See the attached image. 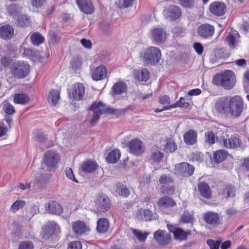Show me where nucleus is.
<instances>
[{"instance_id": "49530a36", "label": "nucleus", "mask_w": 249, "mask_h": 249, "mask_svg": "<svg viewBox=\"0 0 249 249\" xmlns=\"http://www.w3.org/2000/svg\"><path fill=\"white\" fill-rule=\"evenodd\" d=\"M18 23L21 27L27 26L30 23V18L27 15H21L18 18Z\"/></svg>"}, {"instance_id": "ddd939ff", "label": "nucleus", "mask_w": 249, "mask_h": 249, "mask_svg": "<svg viewBox=\"0 0 249 249\" xmlns=\"http://www.w3.org/2000/svg\"><path fill=\"white\" fill-rule=\"evenodd\" d=\"M204 221L210 225L216 226L220 224V217L219 214L213 212H208L203 215Z\"/></svg>"}, {"instance_id": "09e8293b", "label": "nucleus", "mask_w": 249, "mask_h": 249, "mask_svg": "<svg viewBox=\"0 0 249 249\" xmlns=\"http://www.w3.org/2000/svg\"><path fill=\"white\" fill-rule=\"evenodd\" d=\"M3 108L5 113L9 115L13 114L15 111L14 106L6 101L3 103Z\"/></svg>"}, {"instance_id": "a878e982", "label": "nucleus", "mask_w": 249, "mask_h": 249, "mask_svg": "<svg viewBox=\"0 0 249 249\" xmlns=\"http://www.w3.org/2000/svg\"><path fill=\"white\" fill-rule=\"evenodd\" d=\"M197 133L193 130L187 131L184 135V141L185 143L189 145H193L197 141Z\"/></svg>"}, {"instance_id": "473e14b6", "label": "nucleus", "mask_w": 249, "mask_h": 249, "mask_svg": "<svg viewBox=\"0 0 249 249\" xmlns=\"http://www.w3.org/2000/svg\"><path fill=\"white\" fill-rule=\"evenodd\" d=\"M127 86L123 82L116 83L112 88V91L114 95L121 94L126 91Z\"/></svg>"}, {"instance_id": "c9c22d12", "label": "nucleus", "mask_w": 249, "mask_h": 249, "mask_svg": "<svg viewBox=\"0 0 249 249\" xmlns=\"http://www.w3.org/2000/svg\"><path fill=\"white\" fill-rule=\"evenodd\" d=\"M227 152L224 150H219L213 154V160L216 163H220L227 157Z\"/></svg>"}, {"instance_id": "f257e3e1", "label": "nucleus", "mask_w": 249, "mask_h": 249, "mask_svg": "<svg viewBox=\"0 0 249 249\" xmlns=\"http://www.w3.org/2000/svg\"><path fill=\"white\" fill-rule=\"evenodd\" d=\"M235 77L234 73L231 70H227L223 72L216 74L213 77V83L218 86H221L226 89H231L235 84Z\"/></svg>"}, {"instance_id": "680f3d73", "label": "nucleus", "mask_w": 249, "mask_h": 249, "mask_svg": "<svg viewBox=\"0 0 249 249\" xmlns=\"http://www.w3.org/2000/svg\"><path fill=\"white\" fill-rule=\"evenodd\" d=\"M193 216L192 214H183L181 216V221L184 223H189L193 220Z\"/></svg>"}, {"instance_id": "4be33fe9", "label": "nucleus", "mask_w": 249, "mask_h": 249, "mask_svg": "<svg viewBox=\"0 0 249 249\" xmlns=\"http://www.w3.org/2000/svg\"><path fill=\"white\" fill-rule=\"evenodd\" d=\"M163 13L166 18L174 20L180 16L181 11L178 7L173 5L170 6L168 10H164Z\"/></svg>"}, {"instance_id": "a211bd4d", "label": "nucleus", "mask_w": 249, "mask_h": 249, "mask_svg": "<svg viewBox=\"0 0 249 249\" xmlns=\"http://www.w3.org/2000/svg\"><path fill=\"white\" fill-rule=\"evenodd\" d=\"M14 35V29L12 26L7 24L0 27V37L4 40L11 39Z\"/></svg>"}, {"instance_id": "5fc2aeb1", "label": "nucleus", "mask_w": 249, "mask_h": 249, "mask_svg": "<svg viewBox=\"0 0 249 249\" xmlns=\"http://www.w3.org/2000/svg\"><path fill=\"white\" fill-rule=\"evenodd\" d=\"M210 249H218L221 244L219 241H214L212 239H208L207 241Z\"/></svg>"}, {"instance_id": "423d86ee", "label": "nucleus", "mask_w": 249, "mask_h": 249, "mask_svg": "<svg viewBox=\"0 0 249 249\" xmlns=\"http://www.w3.org/2000/svg\"><path fill=\"white\" fill-rule=\"evenodd\" d=\"M12 74L18 78L26 76L30 71V66L25 62H18L14 63L11 70Z\"/></svg>"}, {"instance_id": "0eeeda50", "label": "nucleus", "mask_w": 249, "mask_h": 249, "mask_svg": "<svg viewBox=\"0 0 249 249\" xmlns=\"http://www.w3.org/2000/svg\"><path fill=\"white\" fill-rule=\"evenodd\" d=\"M59 231L58 225L54 221H49L43 227L41 236L43 239H48Z\"/></svg>"}, {"instance_id": "412c9836", "label": "nucleus", "mask_w": 249, "mask_h": 249, "mask_svg": "<svg viewBox=\"0 0 249 249\" xmlns=\"http://www.w3.org/2000/svg\"><path fill=\"white\" fill-rule=\"evenodd\" d=\"M223 144L227 148L236 149L241 146V141L238 138L231 136L230 138L223 139Z\"/></svg>"}, {"instance_id": "aec40b11", "label": "nucleus", "mask_w": 249, "mask_h": 249, "mask_svg": "<svg viewBox=\"0 0 249 249\" xmlns=\"http://www.w3.org/2000/svg\"><path fill=\"white\" fill-rule=\"evenodd\" d=\"M45 208L49 213L59 215L63 212L61 205L58 202L53 201L45 204Z\"/></svg>"}, {"instance_id": "603ef678", "label": "nucleus", "mask_w": 249, "mask_h": 249, "mask_svg": "<svg viewBox=\"0 0 249 249\" xmlns=\"http://www.w3.org/2000/svg\"><path fill=\"white\" fill-rule=\"evenodd\" d=\"M175 191L174 186H163L161 188V191L162 193L167 195H171L173 194Z\"/></svg>"}, {"instance_id": "e433bc0d", "label": "nucleus", "mask_w": 249, "mask_h": 249, "mask_svg": "<svg viewBox=\"0 0 249 249\" xmlns=\"http://www.w3.org/2000/svg\"><path fill=\"white\" fill-rule=\"evenodd\" d=\"M60 98V93L57 90H53L49 93L48 101L53 106H55Z\"/></svg>"}, {"instance_id": "6e6552de", "label": "nucleus", "mask_w": 249, "mask_h": 249, "mask_svg": "<svg viewBox=\"0 0 249 249\" xmlns=\"http://www.w3.org/2000/svg\"><path fill=\"white\" fill-rule=\"evenodd\" d=\"M153 238L157 243L160 246H166L170 243L171 236L165 231L159 230L155 231L153 234Z\"/></svg>"}, {"instance_id": "58836bf2", "label": "nucleus", "mask_w": 249, "mask_h": 249, "mask_svg": "<svg viewBox=\"0 0 249 249\" xmlns=\"http://www.w3.org/2000/svg\"><path fill=\"white\" fill-rule=\"evenodd\" d=\"M121 153L118 150H114L110 152L107 158V160L109 163H114L120 159Z\"/></svg>"}, {"instance_id": "bb28decb", "label": "nucleus", "mask_w": 249, "mask_h": 249, "mask_svg": "<svg viewBox=\"0 0 249 249\" xmlns=\"http://www.w3.org/2000/svg\"><path fill=\"white\" fill-rule=\"evenodd\" d=\"M85 93V87L81 83H77L75 85L72 90V98L76 100L82 99Z\"/></svg>"}, {"instance_id": "0e129e2a", "label": "nucleus", "mask_w": 249, "mask_h": 249, "mask_svg": "<svg viewBox=\"0 0 249 249\" xmlns=\"http://www.w3.org/2000/svg\"><path fill=\"white\" fill-rule=\"evenodd\" d=\"M194 48L198 54H202L203 51V47L200 43H195L194 44Z\"/></svg>"}, {"instance_id": "f704fd0d", "label": "nucleus", "mask_w": 249, "mask_h": 249, "mask_svg": "<svg viewBox=\"0 0 249 249\" xmlns=\"http://www.w3.org/2000/svg\"><path fill=\"white\" fill-rule=\"evenodd\" d=\"M165 142L164 150L166 152L172 153L177 149V145L175 143L172 138H167Z\"/></svg>"}, {"instance_id": "8fccbe9b", "label": "nucleus", "mask_w": 249, "mask_h": 249, "mask_svg": "<svg viewBox=\"0 0 249 249\" xmlns=\"http://www.w3.org/2000/svg\"><path fill=\"white\" fill-rule=\"evenodd\" d=\"M159 182L161 184H167L173 182V179L169 175H163L159 179Z\"/></svg>"}, {"instance_id": "bf43d9fd", "label": "nucleus", "mask_w": 249, "mask_h": 249, "mask_svg": "<svg viewBox=\"0 0 249 249\" xmlns=\"http://www.w3.org/2000/svg\"><path fill=\"white\" fill-rule=\"evenodd\" d=\"M68 249H82V245L79 241H73L69 244Z\"/></svg>"}, {"instance_id": "72a5a7b5", "label": "nucleus", "mask_w": 249, "mask_h": 249, "mask_svg": "<svg viewBox=\"0 0 249 249\" xmlns=\"http://www.w3.org/2000/svg\"><path fill=\"white\" fill-rule=\"evenodd\" d=\"M235 188L234 186L227 185L223 189L221 195L223 197L228 199L229 197H234L235 195Z\"/></svg>"}, {"instance_id": "3c124183", "label": "nucleus", "mask_w": 249, "mask_h": 249, "mask_svg": "<svg viewBox=\"0 0 249 249\" xmlns=\"http://www.w3.org/2000/svg\"><path fill=\"white\" fill-rule=\"evenodd\" d=\"M34 246L31 241L21 242L19 244L18 249H34Z\"/></svg>"}, {"instance_id": "1a4fd4ad", "label": "nucleus", "mask_w": 249, "mask_h": 249, "mask_svg": "<svg viewBox=\"0 0 249 249\" xmlns=\"http://www.w3.org/2000/svg\"><path fill=\"white\" fill-rule=\"evenodd\" d=\"M231 96H225L219 98L216 102L215 108L217 112L228 114Z\"/></svg>"}, {"instance_id": "5701e85b", "label": "nucleus", "mask_w": 249, "mask_h": 249, "mask_svg": "<svg viewBox=\"0 0 249 249\" xmlns=\"http://www.w3.org/2000/svg\"><path fill=\"white\" fill-rule=\"evenodd\" d=\"M77 2L84 13L90 14L93 12L94 8L90 0H77Z\"/></svg>"}, {"instance_id": "f3484780", "label": "nucleus", "mask_w": 249, "mask_h": 249, "mask_svg": "<svg viewBox=\"0 0 249 249\" xmlns=\"http://www.w3.org/2000/svg\"><path fill=\"white\" fill-rule=\"evenodd\" d=\"M214 32V28L208 24H202L197 29L198 35L205 38L212 36Z\"/></svg>"}, {"instance_id": "a19ab883", "label": "nucleus", "mask_w": 249, "mask_h": 249, "mask_svg": "<svg viewBox=\"0 0 249 249\" xmlns=\"http://www.w3.org/2000/svg\"><path fill=\"white\" fill-rule=\"evenodd\" d=\"M188 102H186L183 97H180L179 101H177L175 104L169 106L165 107L164 109H169L176 107L187 108L189 106Z\"/></svg>"}, {"instance_id": "e2e57ef3", "label": "nucleus", "mask_w": 249, "mask_h": 249, "mask_svg": "<svg viewBox=\"0 0 249 249\" xmlns=\"http://www.w3.org/2000/svg\"><path fill=\"white\" fill-rule=\"evenodd\" d=\"M31 1L33 6L38 8L43 5L45 0H31Z\"/></svg>"}, {"instance_id": "4c0bfd02", "label": "nucleus", "mask_w": 249, "mask_h": 249, "mask_svg": "<svg viewBox=\"0 0 249 249\" xmlns=\"http://www.w3.org/2000/svg\"><path fill=\"white\" fill-rule=\"evenodd\" d=\"M135 78L140 81H147L149 77L148 71L145 69H142L140 71H137L135 73Z\"/></svg>"}, {"instance_id": "20e7f679", "label": "nucleus", "mask_w": 249, "mask_h": 249, "mask_svg": "<svg viewBox=\"0 0 249 249\" xmlns=\"http://www.w3.org/2000/svg\"><path fill=\"white\" fill-rule=\"evenodd\" d=\"M91 109L93 112V115L90 120V123L92 125L97 124L102 114H112L114 113L113 108L107 107L101 102L95 103L91 107Z\"/></svg>"}, {"instance_id": "f03ea898", "label": "nucleus", "mask_w": 249, "mask_h": 249, "mask_svg": "<svg viewBox=\"0 0 249 249\" xmlns=\"http://www.w3.org/2000/svg\"><path fill=\"white\" fill-rule=\"evenodd\" d=\"M161 56V52L159 48L149 47L141 53L140 58L145 65H155L160 61Z\"/></svg>"}, {"instance_id": "37998d69", "label": "nucleus", "mask_w": 249, "mask_h": 249, "mask_svg": "<svg viewBox=\"0 0 249 249\" xmlns=\"http://www.w3.org/2000/svg\"><path fill=\"white\" fill-rule=\"evenodd\" d=\"M217 139V136L212 131H207L205 133V142L209 145L214 144Z\"/></svg>"}, {"instance_id": "a18cd8bd", "label": "nucleus", "mask_w": 249, "mask_h": 249, "mask_svg": "<svg viewBox=\"0 0 249 249\" xmlns=\"http://www.w3.org/2000/svg\"><path fill=\"white\" fill-rule=\"evenodd\" d=\"M117 192L119 195L125 197L128 196L130 194L129 190L124 185L120 183L117 184Z\"/></svg>"}, {"instance_id": "f8f14e48", "label": "nucleus", "mask_w": 249, "mask_h": 249, "mask_svg": "<svg viewBox=\"0 0 249 249\" xmlns=\"http://www.w3.org/2000/svg\"><path fill=\"white\" fill-rule=\"evenodd\" d=\"M72 229L76 236H81L89 231V227L84 221L78 220L72 223Z\"/></svg>"}, {"instance_id": "4d7b16f0", "label": "nucleus", "mask_w": 249, "mask_h": 249, "mask_svg": "<svg viewBox=\"0 0 249 249\" xmlns=\"http://www.w3.org/2000/svg\"><path fill=\"white\" fill-rule=\"evenodd\" d=\"M49 36L51 40L53 42H57L59 41L60 36L55 32L51 30L49 32Z\"/></svg>"}, {"instance_id": "9b49d317", "label": "nucleus", "mask_w": 249, "mask_h": 249, "mask_svg": "<svg viewBox=\"0 0 249 249\" xmlns=\"http://www.w3.org/2000/svg\"><path fill=\"white\" fill-rule=\"evenodd\" d=\"M95 207L99 212H105L110 208L109 199L106 196H99L95 201Z\"/></svg>"}, {"instance_id": "6ab92c4d", "label": "nucleus", "mask_w": 249, "mask_h": 249, "mask_svg": "<svg viewBox=\"0 0 249 249\" xmlns=\"http://www.w3.org/2000/svg\"><path fill=\"white\" fill-rule=\"evenodd\" d=\"M151 36L153 40L159 44L165 40V32L161 28H156L151 30Z\"/></svg>"}, {"instance_id": "9d476101", "label": "nucleus", "mask_w": 249, "mask_h": 249, "mask_svg": "<svg viewBox=\"0 0 249 249\" xmlns=\"http://www.w3.org/2000/svg\"><path fill=\"white\" fill-rule=\"evenodd\" d=\"M194 167L187 163L182 162L175 166V172L176 174L183 177L191 176L194 173Z\"/></svg>"}, {"instance_id": "c756f323", "label": "nucleus", "mask_w": 249, "mask_h": 249, "mask_svg": "<svg viewBox=\"0 0 249 249\" xmlns=\"http://www.w3.org/2000/svg\"><path fill=\"white\" fill-rule=\"evenodd\" d=\"M98 165L95 162L87 160L82 163L81 169L84 172L91 173L95 171Z\"/></svg>"}, {"instance_id": "39448f33", "label": "nucleus", "mask_w": 249, "mask_h": 249, "mask_svg": "<svg viewBox=\"0 0 249 249\" xmlns=\"http://www.w3.org/2000/svg\"><path fill=\"white\" fill-rule=\"evenodd\" d=\"M243 107V101L240 96H231L228 114L233 117H239L242 114Z\"/></svg>"}, {"instance_id": "4468645a", "label": "nucleus", "mask_w": 249, "mask_h": 249, "mask_svg": "<svg viewBox=\"0 0 249 249\" xmlns=\"http://www.w3.org/2000/svg\"><path fill=\"white\" fill-rule=\"evenodd\" d=\"M129 152L139 155L143 152L142 142L138 139L131 140L128 144Z\"/></svg>"}, {"instance_id": "13d9d810", "label": "nucleus", "mask_w": 249, "mask_h": 249, "mask_svg": "<svg viewBox=\"0 0 249 249\" xmlns=\"http://www.w3.org/2000/svg\"><path fill=\"white\" fill-rule=\"evenodd\" d=\"M66 175L67 178H70V179L75 181V182L77 183L78 181L75 178L73 171L72 169L70 168H67L66 169Z\"/></svg>"}, {"instance_id": "69168bd1", "label": "nucleus", "mask_w": 249, "mask_h": 249, "mask_svg": "<svg viewBox=\"0 0 249 249\" xmlns=\"http://www.w3.org/2000/svg\"><path fill=\"white\" fill-rule=\"evenodd\" d=\"M170 101V98L167 95L161 96L159 98V102L162 104H169Z\"/></svg>"}, {"instance_id": "393cba45", "label": "nucleus", "mask_w": 249, "mask_h": 249, "mask_svg": "<svg viewBox=\"0 0 249 249\" xmlns=\"http://www.w3.org/2000/svg\"><path fill=\"white\" fill-rule=\"evenodd\" d=\"M107 70L105 67L100 66L96 68L92 74V78L94 80H101L107 76Z\"/></svg>"}, {"instance_id": "774afa93", "label": "nucleus", "mask_w": 249, "mask_h": 249, "mask_svg": "<svg viewBox=\"0 0 249 249\" xmlns=\"http://www.w3.org/2000/svg\"><path fill=\"white\" fill-rule=\"evenodd\" d=\"M46 140L47 138L44 134H41L38 135L37 141L38 142L45 144Z\"/></svg>"}, {"instance_id": "7c9ffc66", "label": "nucleus", "mask_w": 249, "mask_h": 249, "mask_svg": "<svg viewBox=\"0 0 249 249\" xmlns=\"http://www.w3.org/2000/svg\"><path fill=\"white\" fill-rule=\"evenodd\" d=\"M97 231L100 233H104L107 232L109 229V222L105 218H100L97 222Z\"/></svg>"}, {"instance_id": "de8ad7c7", "label": "nucleus", "mask_w": 249, "mask_h": 249, "mask_svg": "<svg viewBox=\"0 0 249 249\" xmlns=\"http://www.w3.org/2000/svg\"><path fill=\"white\" fill-rule=\"evenodd\" d=\"M133 233L137 238L140 241H144L147 236L149 235V233L145 232H142L139 230H133Z\"/></svg>"}, {"instance_id": "6e6d98bb", "label": "nucleus", "mask_w": 249, "mask_h": 249, "mask_svg": "<svg viewBox=\"0 0 249 249\" xmlns=\"http://www.w3.org/2000/svg\"><path fill=\"white\" fill-rule=\"evenodd\" d=\"M179 3L184 7L191 8L194 6V0H179Z\"/></svg>"}, {"instance_id": "cd10ccee", "label": "nucleus", "mask_w": 249, "mask_h": 249, "mask_svg": "<svg viewBox=\"0 0 249 249\" xmlns=\"http://www.w3.org/2000/svg\"><path fill=\"white\" fill-rule=\"evenodd\" d=\"M198 188L200 194L206 198H210L211 196L212 191L208 184L201 182L198 185Z\"/></svg>"}, {"instance_id": "79ce46f5", "label": "nucleus", "mask_w": 249, "mask_h": 249, "mask_svg": "<svg viewBox=\"0 0 249 249\" xmlns=\"http://www.w3.org/2000/svg\"><path fill=\"white\" fill-rule=\"evenodd\" d=\"M44 37L38 33H35L31 36V40L35 45L38 46L40 45L44 41Z\"/></svg>"}, {"instance_id": "864d4df0", "label": "nucleus", "mask_w": 249, "mask_h": 249, "mask_svg": "<svg viewBox=\"0 0 249 249\" xmlns=\"http://www.w3.org/2000/svg\"><path fill=\"white\" fill-rule=\"evenodd\" d=\"M163 153L157 150L152 152L151 155L152 159L156 162H160L163 158Z\"/></svg>"}, {"instance_id": "7ed1b4c3", "label": "nucleus", "mask_w": 249, "mask_h": 249, "mask_svg": "<svg viewBox=\"0 0 249 249\" xmlns=\"http://www.w3.org/2000/svg\"><path fill=\"white\" fill-rule=\"evenodd\" d=\"M59 159L58 154L54 151L49 150L44 155L41 168L45 171L53 170L57 164Z\"/></svg>"}, {"instance_id": "2eb2a0df", "label": "nucleus", "mask_w": 249, "mask_h": 249, "mask_svg": "<svg viewBox=\"0 0 249 249\" xmlns=\"http://www.w3.org/2000/svg\"><path fill=\"white\" fill-rule=\"evenodd\" d=\"M226 9L225 5L220 2H214L209 6L211 13L216 16H223L225 13Z\"/></svg>"}, {"instance_id": "052dcab7", "label": "nucleus", "mask_w": 249, "mask_h": 249, "mask_svg": "<svg viewBox=\"0 0 249 249\" xmlns=\"http://www.w3.org/2000/svg\"><path fill=\"white\" fill-rule=\"evenodd\" d=\"M226 40L231 47H234L235 44V37L233 35H229L227 37Z\"/></svg>"}, {"instance_id": "ea45409f", "label": "nucleus", "mask_w": 249, "mask_h": 249, "mask_svg": "<svg viewBox=\"0 0 249 249\" xmlns=\"http://www.w3.org/2000/svg\"><path fill=\"white\" fill-rule=\"evenodd\" d=\"M28 96L24 94H16L14 98L15 103L24 105L29 101Z\"/></svg>"}, {"instance_id": "c85d7f7f", "label": "nucleus", "mask_w": 249, "mask_h": 249, "mask_svg": "<svg viewBox=\"0 0 249 249\" xmlns=\"http://www.w3.org/2000/svg\"><path fill=\"white\" fill-rule=\"evenodd\" d=\"M158 204L159 207L163 209L175 206L176 203L172 198L164 196L159 199Z\"/></svg>"}, {"instance_id": "b1692460", "label": "nucleus", "mask_w": 249, "mask_h": 249, "mask_svg": "<svg viewBox=\"0 0 249 249\" xmlns=\"http://www.w3.org/2000/svg\"><path fill=\"white\" fill-rule=\"evenodd\" d=\"M152 217L153 213L149 209H141L136 213V217L141 221L151 220Z\"/></svg>"}, {"instance_id": "2f4dec72", "label": "nucleus", "mask_w": 249, "mask_h": 249, "mask_svg": "<svg viewBox=\"0 0 249 249\" xmlns=\"http://www.w3.org/2000/svg\"><path fill=\"white\" fill-rule=\"evenodd\" d=\"M12 234L16 239L22 237V227L18 223H14L10 227Z\"/></svg>"}, {"instance_id": "dca6fc26", "label": "nucleus", "mask_w": 249, "mask_h": 249, "mask_svg": "<svg viewBox=\"0 0 249 249\" xmlns=\"http://www.w3.org/2000/svg\"><path fill=\"white\" fill-rule=\"evenodd\" d=\"M167 228L170 232L174 234L176 240H184L187 238L188 233L180 228H177L172 225L167 224ZM190 234V232L188 233Z\"/></svg>"}, {"instance_id": "c03bdc74", "label": "nucleus", "mask_w": 249, "mask_h": 249, "mask_svg": "<svg viewBox=\"0 0 249 249\" xmlns=\"http://www.w3.org/2000/svg\"><path fill=\"white\" fill-rule=\"evenodd\" d=\"M26 205V202L22 200H17L13 203L10 207V211L14 213L17 212L18 210L23 208Z\"/></svg>"}, {"instance_id": "338daca9", "label": "nucleus", "mask_w": 249, "mask_h": 249, "mask_svg": "<svg viewBox=\"0 0 249 249\" xmlns=\"http://www.w3.org/2000/svg\"><path fill=\"white\" fill-rule=\"evenodd\" d=\"M81 43L83 46L87 49H90L91 47V42L89 40L83 38L81 40Z\"/></svg>"}]
</instances>
